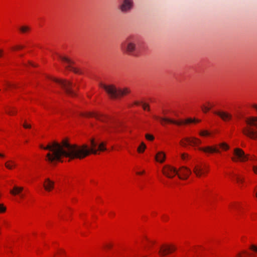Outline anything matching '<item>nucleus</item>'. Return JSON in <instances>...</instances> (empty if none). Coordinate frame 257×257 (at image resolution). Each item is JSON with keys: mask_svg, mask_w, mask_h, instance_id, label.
Wrapping results in <instances>:
<instances>
[{"mask_svg": "<svg viewBox=\"0 0 257 257\" xmlns=\"http://www.w3.org/2000/svg\"><path fill=\"white\" fill-rule=\"evenodd\" d=\"M90 144L91 148L89 149L86 145L82 146L72 145L67 139H64L60 143L54 141L46 147L41 145L40 147L49 151L46 155L45 160L50 163L61 161L63 157L68 158L70 160L82 159L90 153L96 155L98 151H104L106 150L104 143H101L98 146L97 143L94 139H92Z\"/></svg>", "mask_w": 257, "mask_h": 257, "instance_id": "nucleus-1", "label": "nucleus"}, {"mask_svg": "<svg viewBox=\"0 0 257 257\" xmlns=\"http://www.w3.org/2000/svg\"><path fill=\"white\" fill-rule=\"evenodd\" d=\"M81 115L87 117H94L96 119L105 123L106 124L104 126V130L109 134H111L113 133H118L121 131V130L119 128L120 124L110 120L107 116L94 112L82 113Z\"/></svg>", "mask_w": 257, "mask_h": 257, "instance_id": "nucleus-2", "label": "nucleus"}, {"mask_svg": "<svg viewBox=\"0 0 257 257\" xmlns=\"http://www.w3.org/2000/svg\"><path fill=\"white\" fill-rule=\"evenodd\" d=\"M101 87L103 88L109 96L112 99L118 98L130 92V90L127 88L123 89L117 88L113 85H106L102 83L100 84Z\"/></svg>", "mask_w": 257, "mask_h": 257, "instance_id": "nucleus-3", "label": "nucleus"}, {"mask_svg": "<svg viewBox=\"0 0 257 257\" xmlns=\"http://www.w3.org/2000/svg\"><path fill=\"white\" fill-rule=\"evenodd\" d=\"M137 49L136 40L134 36L127 37L120 44V49L127 55L136 56L135 51Z\"/></svg>", "mask_w": 257, "mask_h": 257, "instance_id": "nucleus-4", "label": "nucleus"}, {"mask_svg": "<svg viewBox=\"0 0 257 257\" xmlns=\"http://www.w3.org/2000/svg\"><path fill=\"white\" fill-rule=\"evenodd\" d=\"M246 126L242 130L244 135L251 139L256 138L257 118L251 117L246 120Z\"/></svg>", "mask_w": 257, "mask_h": 257, "instance_id": "nucleus-5", "label": "nucleus"}, {"mask_svg": "<svg viewBox=\"0 0 257 257\" xmlns=\"http://www.w3.org/2000/svg\"><path fill=\"white\" fill-rule=\"evenodd\" d=\"M50 79L59 84L67 95L71 96L76 95L75 91L72 89L73 84L71 81L52 77H50Z\"/></svg>", "mask_w": 257, "mask_h": 257, "instance_id": "nucleus-6", "label": "nucleus"}, {"mask_svg": "<svg viewBox=\"0 0 257 257\" xmlns=\"http://www.w3.org/2000/svg\"><path fill=\"white\" fill-rule=\"evenodd\" d=\"M154 118L155 119H159L162 125H164L165 122L170 123L176 124L177 125H181L182 124L190 123H195L200 122V120L192 119L191 118H187L184 120H175L172 119H170L167 117H159L156 115H154Z\"/></svg>", "mask_w": 257, "mask_h": 257, "instance_id": "nucleus-7", "label": "nucleus"}, {"mask_svg": "<svg viewBox=\"0 0 257 257\" xmlns=\"http://www.w3.org/2000/svg\"><path fill=\"white\" fill-rule=\"evenodd\" d=\"M219 148L223 150H227L229 146L225 143H220L214 146H207L206 147H200L198 149L206 153H219L220 152Z\"/></svg>", "mask_w": 257, "mask_h": 257, "instance_id": "nucleus-8", "label": "nucleus"}, {"mask_svg": "<svg viewBox=\"0 0 257 257\" xmlns=\"http://www.w3.org/2000/svg\"><path fill=\"white\" fill-rule=\"evenodd\" d=\"M234 157L232 158V161L234 162L240 161L241 162H245L247 160H253L252 156L245 155L242 150L239 148H236L234 150Z\"/></svg>", "mask_w": 257, "mask_h": 257, "instance_id": "nucleus-9", "label": "nucleus"}, {"mask_svg": "<svg viewBox=\"0 0 257 257\" xmlns=\"http://www.w3.org/2000/svg\"><path fill=\"white\" fill-rule=\"evenodd\" d=\"M134 6L133 0H121L118 9L123 14H126L131 12Z\"/></svg>", "mask_w": 257, "mask_h": 257, "instance_id": "nucleus-10", "label": "nucleus"}, {"mask_svg": "<svg viewBox=\"0 0 257 257\" xmlns=\"http://www.w3.org/2000/svg\"><path fill=\"white\" fill-rule=\"evenodd\" d=\"M180 145L184 147H187L188 145L195 147L201 144V141L199 139L195 137H186L180 142Z\"/></svg>", "mask_w": 257, "mask_h": 257, "instance_id": "nucleus-11", "label": "nucleus"}, {"mask_svg": "<svg viewBox=\"0 0 257 257\" xmlns=\"http://www.w3.org/2000/svg\"><path fill=\"white\" fill-rule=\"evenodd\" d=\"M208 172V167L206 165H196L193 168V172L198 177L205 175Z\"/></svg>", "mask_w": 257, "mask_h": 257, "instance_id": "nucleus-12", "label": "nucleus"}, {"mask_svg": "<svg viewBox=\"0 0 257 257\" xmlns=\"http://www.w3.org/2000/svg\"><path fill=\"white\" fill-rule=\"evenodd\" d=\"M162 172L166 177L172 178L175 175H177L178 171L171 166L166 165L163 168Z\"/></svg>", "mask_w": 257, "mask_h": 257, "instance_id": "nucleus-13", "label": "nucleus"}, {"mask_svg": "<svg viewBox=\"0 0 257 257\" xmlns=\"http://www.w3.org/2000/svg\"><path fill=\"white\" fill-rule=\"evenodd\" d=\"M191 174V171L188 168L182 166L178 171L177 175L180 179H187Z\"/></svg>", "mask_w": 257, "mask_h": 257, "instance_id": "nucleus-14", "label": "nucleus"}, {"mask_svg": "<svg viewBox=\"0 0 257 257\" xmlns=\"http://www.w3.org/2000/svg\"><path fill=\"white\" fill-rule=\"evenodd\" d=\"M59 58L62 60V61L69 64L67 68L69 69L70 71H72L77 74L81 73V71L78 68L74 67L71 65L73 63L71 60H70L66 57H63L61 56H59Z\"/></svg>", "mask_w": 257, "mask_h": 257, "instance_id": "nucleus-15", "label": "nucleus"}, {"mask_svg": "<svg viewBox=\"0 0 257 257\" xmlns=\"http://www.w3.org/2000/svg\"><path fill=\"white\" fill-rule=\"evenodd\" d=\"M176 250L174 246L163 245L161 247L159 253L162 256H165L168 253H171Z\"/></svg>", "mask_w": 257, "mask_h": 257, "instance_id": "nucleus-16", "label": "nucleus"}, {"mask_svg": "<svg viewBox=\"0 0 257 257\" xmlns=\"http://www.w3.org/2000/svg\"><path fill=\"white\" fill-rule=\"evenodd\" d=\"M214 113L220 116L224 121H228L232 118V115L225 111H214Z\"/></svg>", "mask_w": 257, "mask_h": 257, "instance_id": "nucleus-17", "label": "nucleus"}, {"mask_svg": "<svg viewBox=\"0 0 257 257\" xmlns=\"http://www.w3.org/2000/svg\"><path fill=\"white\" fill-rule=\"evenodd\" d=\"M54 182L48 178L44 182V187L46 191H50L54 188Z\"/></svg>", "mask_w": 257, "mask_h": 257, "instance_id": "nucleus-18", "label": "nucleus"}, {"mask_svg": "<svg viewBox=\"0 0 257 257\" xmlns=\"http://www.w3.org/2000/svg\"><path fill=\"white\" fill-rule=\"evenodd\" d=\"M165 158H166L165 154L163 152H158L155 157L156 161L159 162L161 163L164 162V161L165 160Z\"/></svg>", "mask_w": 257, "mask_h": 257, "instance_id": "nucleus-19", "label": "nucleus"}, {"mask_svg": "<svg viewBox=\"0 0 257 257\" xmlns=\"http://www.w3.org/2000/svg\"><path fill=\"white\" fill-rule=\"evenodd\" d=\"M23 190V187L15 186L13 189L10 190V193L13 195H19Z\"/></svg>", "mask_w": 257, "mask_h": 257, "instance_id": "nucleus-20", "label": "nucleus"}, {"mask_svg": "<svg viewBox=\"0 0 257 257\" xmlns=\"http://www.w3.org/2000/svg\"><path fill=\"white\" fill-rule=\"evenodd\" d=\"M16 163L13 160L7 161L5 163V167L9 170L14 169L16 167Z\"/></svg>", "mask_w": 257, "mask_h": 257, "instance_id": "nucleus-21", "label": "nucleus"}, {"mask_svg": "<svg viewBox=\"0 0 257 257\" xmlns=\"http://www.w3.org/2000/svg\"><path fill=\"white\" fill-rule=\"evenodd\" d=\"M251 254L248 253L246 251H243L242 252H239L237 254V257H251Z\"/></svg>", "mask_w": 257, "mask_h": 257, "instance_id": "nucleus-22", "label": "nucleus"}, {"mask_svg": "<svg viewBox=\"0 0 257 257\" xmlns=\"http://www.w3.org/2000/svg\"><path fill=\"white\" fill-rule=\"evenodd\" d=\"M146 148V146L144 143H142L140 146L138 148V152L139 153H143Z\"/></svg>", "mask_w": 257, "mask_h": 257, "instance_id": "nucleus-23", "label": "nucleus"}, {"mask_svg": "<svg viewBox=\"0 0 257 257\" xmlns=\"http://www.w3.org/2000/svg\"><path fill=\"white\" fill-rule=\"evenodd\" d=\"M233 177L235 178V179L237 183H241L243 182V179L241 178L238 175L233 174V173L231 174Z\"/></svg>", "mask_w": 257, "mask_h": 257, "instance_id": "nucleus-24", "label": "nucleus"}, {"mask_svg": "<svg viewBox=\"0 0 257 257\" xmlns=\"http://www.w3.org/2000/svg\"><path fill=\"white\" fill-rule=\"evenodd\" d=\"M30 30V28L27 26H23L20 28V31L22 33H26Z\"/></svg>", "mask_w": 257, "mask_h": 257, "instance_id": "nucleus-25", "label": "nucleus"}, {"mask_svg": "<svg viewBox=\"0 0 257 257\" xmlns=\"http://www.w3.org/2000/svg\"><path fill=\"white\" fill-rule=\"evenodd\" d=\"M199 135L201 136H207L210 135V133L207 131H203L199 133Z\"/></svg>", "mask_w": 257, "mask_h": 257, "instance_id": "nucleus-26", "label": "nucleus"}, {"mask_svg": "<svg viewBox=\"0 0 257 257\" xmlns=\"http://www.w3.org/2000/svg\"><path fill=\"white\" fill-rule=\"evenodd\" d=\"M6 210V207L3 204H0V213H4Z\"/></svg>", "mask_w": 257, "mask_h": 257, "instance_id": "nucleus-27", "label": "nucleus"}, {"mask_svg": "<svg viewBox=\"0 0 257 257\" xmlns=\"http://www.w3.org/2000/svg\"><path fill=\"white\" fill-rule=\"evenodd\" d=\"M201 107H202V111L205 113H206L207 111H208L210 109V107L205 106L204 105L202 106Z\"/></svg>", "mask_w": 257, "mask_h": 257, "instance_id": "nucleus-28", "label": "nucleus"}, {"mask_svg": "<svg viewBox=\"0 0 257 257\" xmlns=\"http://www.w3.org/2000/svg\"><path fill=\"white\" fill-rule=\"evenodd\" d=\"M146 138L147 140L150 141H153L154 139V136L150 134H146Z\"/></svg>", "mask_w": 257, "mask_h": 257, "instance_id": "nucleus-29", "label": "nucleus"}, {"mask_svg": "<svg viewBox=\"0 0 257 257\" xmlns=\"http://www.w3.org/2000/svg\"><path fill=\"white\" fill-rule=\"evenodd\" d=\"M142 106L143 107V109L144 110H148V111L150 110V107L148 104L146 103H143L142 105Z\"/></svg>", "mask_w": 257, "mask_h": 257, "instance_id": "nucleus-30", "label": "nucleus"}, {"mask_svg": "<svg viewBox=\"0 0 257 257\" xmlns=\"http://www.w3.org/2000/svg\"><path fill=\"white\" fill-rule=\"evenodd\" d=\"M6 85L8 87H16V85H15V84H11L9 82H7L6 84Z\"/></svg>", "mask_w": 257, "mask_h": 257, "instance_id": "nucleus-31", "label": "nucleus"}, {"mask_svg": "<svg viewBox=\"0 0 257 257\" xmlns=\"http://www.w3.org/2000/svg\"><path fill=\"white\" fill-rule=\"evenodd\" d=\"M23 48H24L23 46L19 45V46H17L13 48V49L14 50H19V49H23Z\"/></svg>", "mask_w": 257, "mask_h": 257, "instance_id": "nucleus-32", "label": "nucleus"}, {"mask_svg": "<svg viewBox=\"0 0 257 257\" xmlns=\"http://www.w3.org/2000/svg\"><path fill=\"white\" fill-rule=\"evenodd\" d=\"M7 113H8L9 114L12 115L13 114H15L16 113V111L10 110L9 111H7Z\"/></svg>", "mask_w": 257, "mask_h": 257, "instance_id": "nucleus-33", "label": "nucleus"}, {"mask_svg": "<svg viewBox=\"0 0 257 257\" xmlns=\"http://www.w3.org/2000/svg\"><path fill=\"white\" fill-rule=\"evenodd\" d=\"M251 249L254 251H257V247L254 245L251 246Z\"/></svg>", "mask_w": 257, "mask_h": 257, "instance_id": "nucleus-34", "label": "nucleus"}, {"mask_svg": "<svg viewBox=\"0 0 257 257\" xmlns=\"http://www.w3.org/2000/svg\"><path fill=\"white\" fill-rule=\"evenodd\" d=\"M23 126L26 128H30L31 127V125H29V124H27L26 123H24L23 124Z\"/></svg>", "mask_w": 257, "mask_h": 257, "instance_id": "nucleus-35", "label": "nucleus"}, {"mask_svg": "<svg viewBox=\"0 0 257 257\" xmlns=\"http://www.w3.org/2000/svg\"><path fill=\"white\" fill-rule=\"evenodd\" d=\"M187 156H188V154H183L181 155V157H182V159H185L186 158V157H187Z\"/></svg>", "mask_w": 257, "mask_h": 257, "instance_id": "nucleus-36", "label": "nucleus"}, {"mask_svg": "<svg viewBox=\"0 0 257 257\" xmlns=\"http://www.w3.org/2000/svg\"><path fill=\"white\" fill-rule=\"evenodd\" d=\"M209 105V107H210V109L214 106V105L213 104H211L209 102L208 103Z\"/></svg>", "mask_w": 257, "mask_h": 257, "instance_id": "nucleus-37", "label": "nucleus"}, {"mask_svg": "<svg viewBox=\"0 0 257 257\" xmlns=\"http://www.w3.org/2000/svg\"><path fill=\"white\" fill-rule=\"evenodd\" d=\"M253 170L254 172L255 173H256V172H257V170H256V168H255V166H253Z\"/></svg>", "mask_w": 257, "mask_h": 257, "instance_id": "nucleus-38", "label": "nucleus"}, {"mask_svg": "<svg viewBox=\"0 0 257 257\" xmlns=\"http://www.w3.org/2000/svg\"><path fill=\"white\" fill-rule=\"evenodd\" d=\"M144 173V171H143L142 172H137V174L140 175V174H143Z\"/></svg>", "mask_w": 257, "mask_h": 257, "instance_id": "nucleus-39", "label": "nucleus"}, {"mask_svg": "<svg viewBox=\"0 0 257 257\" xmlns=\"http://www.w3.org/2000/svg\"><path fill=\"white\" fill-rule=\"evenodd\" d=\"M139 104H140V103H139V102H138V101H136V102H135V104H136V105H139Z\"/></svg>", "mask_w": 257, "mask_h": 257, "instance_id": "nucleus-40", "label": "nucleus"}, {"mask_svg": "<svg viewBox=\"0 0 257 257\" xmlns=\"http://www.w3.org/2000/svg\"><path fill=\"white\" fill-rule=\"evenodd\" d=\"M20 195V197L21 198H23L24 197V195L23 194H21V193H20V194H19Z\"/></svg>", "mask_w": 257, "mask_h": 257, "instance_id": "nucleus-41", "label": "nucleus"}, {"mask_svg": "<svg viewBox=\"0 0 257 257\" xmlns=\"http://www.w3.org/2000/svg\"><path fill=\"white\" fill-rule=\"evenodd\" d=\"M0 157H5V156H4V155H3V154H1V153H0Z\"/></svg>", "mask_w": 257, "mask_h": 257, "instance_id": "nucleus-42", "label": "nucleus"}, {"mask_svg": "<svg viewBox=\"0 0 257 257\" xmlns=\"http://www.w3.org/2000/svg\"><path fill=\"white\" fill-rule=\"evenodd\" d=\"M2 53H3V51L2 50H0V57L2 56Z\"/></svg>", "mask_w": 257, "mask_h": 257, "instance_id": "nucleus-43", "label": "nucleus"}, {"mask_svg": "<svg viewBox=\"0 0 257 257\" xmlns=\"http://www.w3.org/2000/svg\"><path fill=\"white\" fill-rule=\"evenodd\" d=\"M31 65L32 66H34V67H35L36 65H35L34 64H32V63H30Z\"/></svg>", "mask_w": 257, "mask_h": 257, "instance_id": "nucleus-44", "label": "nucleus"}, {"mask_svg": "<svg viewBox=\"0 0 257 257\" xmlns=\"http://www.w3.org/2000/svg\"><path fill=\"white\" fill-rule=\"evenodd\" d=\"M5 224L6 225H8V223L7 222H5Z\"/></svg>", "mask_w": 257, "mask_h": 257, "instance_id": "nucleus-45", "label": "nucleus"}]
</instances>
